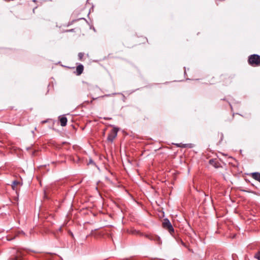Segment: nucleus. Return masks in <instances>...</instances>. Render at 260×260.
Segmentation results:
<instances>
[{
  "label": "nucleus",
  "instance_id": "9",
  "mask_svg": "<svg viewBox=\"0 0 260 260\" xmlns=\"http://www.w3.org/2000/svg\"><path fill=\"white\" fill-rule=\"evenodd\" d=\"M252 177L260 182V173H253L251 174Z\"/></svg>",
  "mask_w": 260,
  "mask_h": 260
},
{
  "label": "nucleus",
  "instance_id": "2",
  "mask_svg": "<svg viewBox=\"0 0 260 260\" xmlns=\"http://www.w3.org/2000/svg\"><path fill=\"white\" fill-rule=\"evenodd\" d=\"M162 226L164 229L167 230L171 234H172L174 232L172 225L167 218L164 219Z\"/></svg>",
  "mask_w": 260,
  "mask_h": 260
},
{
  "label": "nucleus",
  "instance_id": "4",
  "mask_svg": "<svg viewBox=\"0 0 260 260\" xmlns=\"http://www.w3.org/2000/svg\"><path fill=\"white\" fill-rule=\"evenodd\" d=\"M146 237L149 239L150 240L154 241L156 242V243L157 244H161V240L160 238L154 235H147Z\"/></svg>",
  "mask_w": 260,
  "mask_h": 260
},
{
  "label": "nucleus",
  "instance_id": "12",
  "mask_svg": "<svg viewBox=\"0 0 260 260\" xmlns=\"http://www.w3.org/2000/svg\"><path fill=\"white\" fill-rule=\"evenodd\" d=\"M213 161H213V160H212V159H211V160H209V162H210V164H211V165H212V163L213 162Z\"/></svg>",
  "mask_w": 260,
  "mask_h": 260
},
{
  "label": "nucleus",
  "instance_id": "3",
  "mask_svg": "<svg viewBox=\"0 0 260 260\" xmlns=\"http://www.w3.org/2000/svg\"><path fill=\"white\" fill-rule=\"evenodd\" d=\"M118 129L116 127H113L108 135L107 139L109 141L112 142L114 139L116 137L117 135Z\"/></svg>",
  "mask_w": 260,
  "mask_h": 260
},
{
  "label": "nucleus",
  "instance_id": "11",
  "mask_svg": "<svg viewBox=\"0 0 260 260\" xmlns=\"http://www.w3.org/2000/svg\"><path fill=\"white\" fill-rule=\"evenodd\" d=\"M254 257L258 260H260V251H258L255 254Z\"/></svg>",
  "mask_w": 260,
  "mask_h": 260
},
{
  "label": "nucleus",
  "instance_id": "5",
  "mask_svg": "<svg viewBox=\"0 0 260 260\" xmlns=\"http://www.w3.org/2000/svg\"><path fill=\"white\" fill-rule=\"evenodd\" d=\"M24 254L21 250H18L14 258V260H23Z\"/></svg>",
  "mask_w": 260,
  "mask_h": 260
},
{
  "label": "nucleus",
  "instance_id": "6",
  "mask_svg": "<svg viewBox=\"0 0 260 260\" xmlns=\"http://www.w3.org/2000/svg\"><path fill=\"white\" fill-rule=\"evenodd\" d=\"M22 185V183L21 182L15 180L12 182V188L13 190L17 191L18 189L17 186H21Z\"/></svg>",
  "mask_w": 260,
  "mask_h": 260
},
{
  "label": "nucleus",
  "instance_id": "7",
  "mask_svg": "<svg viewBox=\"0 0 260 260\" xmlns=\"http://www.w3.org/2000/svg\"><path fill=\"white\" fill-rule=\"evenodd\" d=\"M84 67L82 64H79L76 68V72L78 75H81L83 71Z\"/></svg>",
  "mask_w": 260,
  "mask_h": 260
},
{
  "label": "nucleus",
  "instance_id": "10",
  "mask_svg": "<svg viewBox=\"0 0 260 260\" xmlns=\"http://www.w3.org/2000/svg\"><path fill=\"white\" fill-rule=\"evenodd\" d=\"M84 54L83 53H82V52L79 53L78 55L79 59L80 60H82L83 58V57H84Z\"/></svg>",
  "mask_w": 260,
  "mask_h": 260
},
{
  "label": "nucleus",
  "instance_id": "1",
  "mask_svg": "<svg viewBox=\"0 0 260 260\" xmlns=\"http://www.w3.org/2000/svg\"><path fill=\"white\" fill-rule=\"evenodd\" d=\"M248 61L251 66H260V56L257 54L251 55L248 58Z\"/></svg>",
  "mask_w": 260,
  "mask_h": 260
},
{
  "label": "nucleus",
  "instance_id": "8",
  "mask_svg": "<svg viewBox=\"0 0 260 260\" xmlns=\"http://www.w3.org/2000/svg\"><path fill=\"white\" fill-rule=\"evenodd\" d=\"M59 121L60 122V125L62 126H64L66 125L67 122V119L66 117L63 116V117H60Z\"/></svg>",
  "mask_w": 260,
  "mask_h": 260
},
{
  "label": "nucleus",
  "instance_id": "13",
  "mask_svg": "<svg viewBox=\"0 0 260 260\" xmlns=\"http://www.w3.org/2000/svg\"><path fill=\"white\" fill-rule=\"evenodd\" d=\"M88 164H93V162L91 159H90Z\"/></svg>",
  "mask_w": 260,
  "mask_h": 260
}]
</instances>
